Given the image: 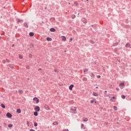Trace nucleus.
I'll return each mask as SVG.
<instances>
[{
	"mask_svg": "<svg viewBox=\"0 0 131 131\" xmlns=\"http://www.w3.org/2000/svg\"><path fill=\"white\" fill-rule=\"evenodd\" d=\"M50 31L51 32H55L56 31V29L54 28H51L50 29Z\"/></svg>",
	"mask_w": 131,
	"mask_h": 131,
	"instance_id": "nucleus-6",
	"label": "nucleus"
},
{
	"mask_svg": "<svg viewBox=\"0 0 131 131\" xmlns=\"http://www.w3.org/2000/svg\"><path fill=\"white\" fill-rule=\"evenodd\" d=\"M86 2H89V0H86Z\"/></svg>",
	"mask_w": 131,
	"mask_h": 131,
	"instance_id": "nucleus-50",
	"label": "nucleus"
},
{
	"mask_svg": "<svg viewBox=\"0 0 131 131\" xmlns=\"http://www.w3.org/2000/svg\"><path fill=\"white\" fill-rule=\"evenodd\" d=\"M45 108L47 110H50V107H49V105H46Z\"/></svg>",
	"mask_w": 131,
	"mask_h": 131,
	"instance_id": "nucleus-20",
	"label": "nucleus"
},
{
	"mask_svg": "<svg viewBox=\"0 0 131 131\" xmlns=\"http://www.w3.org/2000/svg\"><path fill=\"white\" fill-rule=\"evenodd\" d=\"M94 102H95V101H94V100H91V101H90L91 104H93V103H94Z\"/></svg>",
	"mask_w": 131,
	"mask_h": 131,
	"instance_id": "nucleus-36",
	"label": "nucleus"
},
{
	"mask_svg": "<svg viewBox=\"0 0 131 131\" xmlns=\"http://www.w3.org/2000/svg\"><path fill=\"white\" fill-rule=\"evenodd\" d=\"M74 4L76 6H78V3H77V2H75Z\"/></svg>",
	"mask_w": 131,
	"mask_h": 131,
	"instance_id": "nucleus-29",
	"label": "nucleus"
},
{
	"mask_svg": "<svg viewBox=\"0 0 131 131\" xmlns=\"http://www.w3.org/2000/svg\"><path fill=\"white\" fill-rule=\"evenodd\" d=\"M90 42H91V43H94V41H91Z\"/></svg>",
	"mask_w": 131,
	"mask_h": 131,
	"instance_id": "nucleus-43",
	"label": "nucleus"
},
{
	"mask_svg": "<svg viewBox=\"0 0 131 131\" xmlns=\"http://www.w3.org/2000/svg\"><path fill=\"white\" fill-rule=\"evenodd\" d=\"M54 72H56V73H58V70H54Z\"/></svg>",
	"mask_w": 131,
	"mask_h": 131,
	"instance_id": "nucleus-37",
	"label": "nucleus"
},
{
	"mask_svg": "<svg viewBox=\"0 0 131 131\" xmlns=\"http://www.w3.org/2000/svg\"><path fill=\"white\" fill-rule=\"evenodd\" d=\"M82 80H83V81H86V80H88V79L85 77L83 78Z\"/></svg>",
	"mask_w": 131,
	"mask_h": 131,
	"instance_id": "nucleus-24",
	"label": "nucleus"
},
{
	"mask_svg": "<svg viewBox=\"0 0 131 131\" xmlns=\"http://www.w3.org/2000/svg\"><path fill=\"white\" fill-rule=\"evenodd\" d=\"M53 124V125H57L58 122H57V121L54 122Z\"/></svg>",
	"mask_w": 131,
	"mask_h": 131,
	"instance_id": "nucleus-22",
	"label": "nucleus"
},
{
	"mask_svg": "<svg viewBox=\"0 0 131 131\" xmlns=\"http://www.w3.org/2000/svg\"><path fill=\"white\" fill-rule=\"evenodd\" d=\"M29 35L30 36H33V35H34V33H33V32H30Z\"/></svg>",
	"mask_w": 131,
	"mask_h": 131,
	"instance_id": "nucleus-16",
	"label": "nucleus"
},
{
	"mask_svg": "<svg viewBox=\"0 0 131 131\" xmlns=\"http://www.w3.org/2000/svg\"><path fill=\"white\" fill-rule=\"evenodd\" d=\"M112 99H115V97H114V96L113 97H112Z\"/></svg>",
	"mask_w": 131,
	"mask_h": 131,
	"instance_id": "nucleus-46",
	"label": "nucleus"
},
{
	"mask_svg": "<svg viewBox=\"0 0 131 131\" xmlns=\"http://www.w3.org/2000/svg\"><path fill=\"white\" fill-rule=\"evenodd\" d=\"M46 39L48 41H52V38L50 37H47Z\"/></svg>",
	"mask_w": 131,
	"mask_h": 131,
	"instance_id": "nucleus-11",
	"label": "nucleus"
},
{
	"mask_svg": "<svg viewBox=\"0 0 131 131\" xmlns=\"http://www.w3.org/2000/svg\"><path fill=\"white\" fill-rule=\"evenodd\" d=\"M30 131H35V130H34V129H31L30 130Z\"/></svg>",
	"mask_w": 131,
	"mask_h": 131,
	"instance_id": "nucleus-42",
	"label": "nucleus"
},
{
	"mask_svg": "<svg viewBox=\"0 0 131 131\" xmlns=\"http://www.w3.org/2000/svg\"><path fill=\"white\" fill-rule=\"evenodd\" d=\"M105 93H107V91H105Z\"/></svg>",
	"mask_w": 131,
	"mask_h": 131,
	"instance_id": "nucleus-51",
	"label": "nucleus"
},
{
	"mask_svg": "<svg viewBox=\"0 0 131 131\" xmlns=\"http://www.w3.org/2000/svg\"><path fill=\"white\" fill-rule=\"evenodd\" d=\"M86 71V72H88V71H89V70L86 69L84 70V72H85Z\"/></svg>",
	"mask_w": 131,
	"mask_h": 131,
	"instance_id": "nucleus-39",
	"label": "nucleus"
},
{
	"mask_svg": "<svg viewBox=\"0 0 131 131\" xmlns=\"http://www.w3.org/2000/svg\"><path fill=\"white\" fill-rule=\"evenodd\" d=\"M24 25L25 27H27V28H28V25L27 24V23H25Z\"/></svg>",
	"mask_w": 131,
	"mask_h": 131,
	"instance_id": "nucleus-14",
	"label": "nucleus"
},
{
	"mask_svg": "<svg viewBox=\"0 0 131 131\" xmlns=\"http://www.w3.org/2000/svg\"><path fill=\"white\" fill-rule=\"evenodd\" d=\"M83 129H85V127H83Z\"/></svg>",
	"mask_w": 131,
	"mask_h": 131,
	"instance_id": "nucleus-47",
	"label": "nucleus"
},
{
	"mask_svg": "<svg viewBox=\"0 0 131 131\" xmlns=\"http://www.w3.org/2000/svg\"><path fill=\"white\" fill-rule=\"evenodd\" d=\"M114 110H115V111H116L117 110V107L115 106H114Z\"/></svg>",
	"mask_w": 131,
	"mask_h": 131,
	"instance_id": "nucleus-27",
	"label": "nucleus"
},
{
	"mask_svg": "<svg viewBox=\"0 0 131 131\" xmlns=\"http://www.w3.org/2000/svg\"><path fill=\"white\" fill-rule=\"evenodd\" d=\"M16 111H17V113H18L19 114H20V113H21L20 109H17Z\"/></svg>",
	"mask_w": 131,
	"mask_h": 131,
	"instance_id": "nucleus-21",
	"label": "nucleus"
},
{
	"mask_svg": "<svg viewBox=\"0 0 131 131\" xmlns=\"http://www.w3.org/2000/svg\"><path fill=\"white\" fill-rule=\"evenodd\" d=\"M3 63H4V64L6 63V60H3Z\"/></svg>",
	"mask_w": 131,
	"mask_h": 131,
	"instance_id": "nucleus-40",
	"label": "nucleus"
},
{
	"mask_svg": "<svg viewBox=\"0 0 131 131\" xmlns=\"http://www.w3.org/2000/svg\"><path fill=\"white\" fill-rule=\"evenodd\" d=\"M6 116L8 117V118H12V114H11L10 113H8L6 114Z\"/></svg>",
	"mask_w": 131,
	"mask_h": 131,
	"instance_id": "nucleus-4",
	"label": "nucleus"
},
{
	"mask_svg": "<svg viewBox=\"0 0 131 131\" xmlns=\"http://www.w3.org/2000/svg\"><path fill=\"white\" fill-rule=\"evenodd\" d=\"M18 93H19V94H23V91L22 90H19L18 91Z\"/></svg>",
	"mask_w": 131,
	"mask_h": 131,
	"instance_id": "nucleus-26",
	"label": "nucleus"
},
{
	"mask_svg": "<svg viewBox=\"0 0 131 131\" xmlns=\"http://www.w3.org/2000/svg\"><path fill=\"white\" fill-rule=\"evenodd\" d=\"M89 120L88 118H85L83 119V121H84L85 122H86Z\"/></svg>",
	"mask_w": 131,
	"mask_h": 131,
	"instance_id": "nucleus-15",
	"label": "nucleus"
},
{
	"mask_svg": "<svg viewBox=\"0 0 131 131\" xmlns=\"http://www.w3.org/2000/svg\"><path fill=\"white\" fill-rule=\"evenodd\" d=\"M93 96H95V97H98V93L96 92H93Z\"/></svg>",
	"mask_w": 131,
	"mask_h": 131,
	"instance_id": "nucleus-13",
	"label": "nucleus"
},
{
	"mask_svg": "<svg viewBox=\"0 0 131 131\" xmlns=\"http://www.w3.org/2000/svg\"><path fill=\"white\" fill-rule=\"evenodd\" d=\"M83 127H84V125H83V124H81V128H83Z\"/></svg>",
	"mask_w": 131,
	"mask_h": 131,
	"instance_id": "nucleus-28",
	"label": "nucleus"
},
{
	"mask_svg": "<svg viewBox=\"0 0 131 131\" xmlns=\"http://www.w3.org/2000/svg\"><path fill=\"white\" fill-rule=\"evenodd\" d=\"M27 67V68L28 69V68H29V66H27L26 67Z\"/></svg>",
	"mask_w": 131,
	"mask_h": 131,
	"instance_id": "nucleus-45",
	"label": "nucleus"
},
{
	"mask_svg": "<svg viewBox=\"0 0 131 131\" xmlns=\"http://www.w3.org/2000/svg\"><path fill=\"white\" fill-rule=\"evenodd\" d=\"M120 86H124V83L122 82V83H120L119 84Z\"/></svg>",
	"mask_w": 131,
	"mask_h": 131,
	"instance_id": "nucleus-17",
	"label": "nucleus"
},
{
	"mask_svg": "<svg viewBox=\"0 0 131 131\" xmlns=\"http://www.w3.org/2000/svg\"><path fill=\"white\" fill-rule=\"evenodd\" d=\"M122 99H125V95H122Z\"/></svg>",
	"mask_w": 131,
	"mask_h": 131,
	"instance_id": "nucleus-34",
	"label": "nucleus"
},
{
	"mask_svg": "<svg viewBox=\"0 0 131 131\" xmlns=\"http://www.w3.org/2000/svg\"><path fill=\"white\" fill-rule=\"evenodd\" d=\"M70 41H72V40H73V39L72 38H70Z\"/></svg>",
	"mask_w": 131,
	"mask_h": 131,
	"instance_id": "nucleus-41",
	"label": "nucleus"
},
{
	"mask_svg": "<svg viewBox=\"0 0 131 131\" xmlns=\"http://www.w3.org/2000/svg\"><path fill=\"white\" fill-rule=\"evenodd\" d=\"M35 111H36L37 112H39V111L40 110V108L38 106H36L34 107Z\"/></svg>",
	"mask_w": 131,
	"mask_h": 131,
	"instance_id": "nucleus-3",
	"label": "nucleus"
},
{
	"mask_svg": "<svg viewBox=\"0 0 131 131\" xmlns=\"http://www.w3.org/2000/svg\"><path fill=\"white\" fill-rule=\"evenodd\" d=\"M13 127V124H8V127Z\"/></svg>",
	"mask_w": 131,
	"mask_h": 131,
	"instance_id": "nucleus-25",
	"label": "nucleus"
},
{
	"mask_svg": "<svg viewBox=\"0 0 131 131\" xmlns=\"http://www.w3.org/2000/svg\"><path fill=\"white\" fill-rule=\"evenodd\" d=\"M1 107L2 108H3L4 109H5L6 108V106H5V104H1Z\"/></svg>",
	"mask_w": 131,
	"mask_h": 131,
	"instance_id": "nucleus-19",
	"label": "nucleus"
},
{
	"mask_svg": "<svg viewBox=\"0 0 131 131\" xmlns=\"http://www.w3.org/2000/svg\"><path fill=\"white\" fill-rule=\"evenodd\" d=\"M91 76L92 79H94V78H95V74H94V73H92Z\"/></svg>",
	"mask_w": 131,
	"mask_h": 131,
	"instance_id": "nucleus-10",
	"label": "nucleus"
},
{
	"mask_svg": "<svg viewBox=\"0 0 131 131\" xmlns=\"http://www.w3.org/2000/svg\"><path fill=\"white\" fill-rule=\"evenodd\" d=\"M16 21L18 23H20V22H23V20L22 19H20L19 18L16 19Z\"/></svg>",
	"mask_w": 131,
	"mask_h": 131,
	"instance_id": "nucleus-8",
	"label": "nucleus"
},
{
	"mask_svg": "<svg viewBox=\"0 0 131 131\" xmlns=\"http://www.w3.org/2000/svg\"><path fill=\"white\" fill-rule=\"evenodd\" d=\"M61 37L63 41H66V37H65V36H62Z\"/></svg>",
	"mask_w": 131,
	"mask_h": 131,
	"instance_id": "nucleus-9",
	"label": "nucleus"
},
{
	"mask_svg": "<svg viewBox=\"0 0 131 131\" xmlns=\"http://www.w3.org/2000/svg\"><path fill=\"white\" fill-rule=\"evenodd\" d=\"M116 91H119V89L118 88L116 89Z\"/></svg>",
	"mask_w": 131,
	"mask_h": 131,
	"instance_id": "nucleus-44",
	"label": "nucleus"
},
{
	"mask_svg": "<svg viewBox=\"0 0 131 131\" xmlns=\"http://www.w3.org/2000/svg\"><path fill=\"white\" fill-rule=\"evenodd\" d=\"M37 125H38L37 123L35 122V123H34V126H37Z\"/></svg>",
	"mask_w": 131,
	"mask_h": 131,
	"instance_id": "nucleus-32",
	"label": "nucleus"
},
{
	"mask_svg": "<svg viewBox=\"0 0 131 131\" xmlns=\"http://www.w3.org/2000/svg\"><path fill=\"white\" fill-rule=\"evenodd\" d=\"M76 17V16L75 15H74V14H73L72 15V19H75V18Z\"/></svg>",
	"mask_w": 131,
	"mask_h": 131,
	"instance_id": "nucleus-23",
	"label": "nucleus"
},
{
	"mask_svg": "<svg viewBox=\"0 0 131 131\" xmlns=\"http://www.w3.org/2000/svg\"><path fill=\"white\" fill-rule=\"evenodd\" d=\"M27 124H29V123H28V122H27Z\"/></svg>",
	"mask_w": 131,
	"mask_h": 131,
	"instance_id": "nucleus-49",
	"label": "nucleus"
},
{
	"mask_svg": "<svg viewBox=\"0 0 131 131\" xmlns=\"http://www.w3.org/2000/svg\"><path fill=\"white\" fill-rule=\"evenodd\" d=\"M96 89H99V87L96 86Z\"/></svg>",
	"mask_w": 131,
	"mask_h": 131,
	"instance_id": "nucleus-48",
	"label": "nucleus"
},
{
	"mask_svg": "<svg viewBox=\"0 0 131 131\" xmlns=\"http://www.w3.org/2000/svg\"><path fill=\"white\" fill-rule=\"evenodd\" d=\"M62 131H69L68 129H64Z\"/></svg>",
	"mask_w": 131,
	"mask_h": 131,
	"instance_id": "nucleus-38",
	"label": "nucleus"
},
{
	"mask_svg": "<svg viewBox=\"0 0 131 131\" xmlns=\"http://www.w3.org/2000/svg\"><path fill=\"white\" fill-rule=\"evenodd\" d=\"M0 127H2V126H0Z\"/></svg>",
	"mask_w": 131,
	"mask_h": 131,
	"instance_id": "nucleus-52",
	"label": "nucleus"
},
{
	"mask_svg": "<svg viewBox=\"0 0 131 131\" xmlns=\"http://www.w3.org/2000/svg\"><path fill=\"white\" fill-rule=\"evenodd\" d=\"M71 112L75 114L76 113V107H72L71 108Z\"/></svg>",
	"mask_w": 131,
	"mask_h": 131,
	"instance_id": "nucleus-1",
	"label": "nucleus"
},
{
	"mask_svg": "<svg viewBox=\"0 0 131 131\" xmlns=\"http://www.w3.org/2000/svg\"><path fill=\"white\" fill-rule=\"evenodd\" d=\"M82 21L83 22V23H88V19L85 18H82Z\"/></svg>",
	"mask_w": 131,
	"mask_h": 131,
	"instance_id": "nucleus-5",
	"label": "nucleus"
},
{
	"mask_svg": "<svg viewBox=\"0 0 131 131\" xmlns=\"http://www.w3.org/2000/svg\"><path fill=\"white\" fill-rule=\"evenodd\" d=\"M126 48H129L130 47V44L129 43H127L125 45Z\"/></svg>",
	"mask_w": 131,
	"mask_h": 131,
	"instance_id": "nucleus-12",
	"label": "nucleus"
},
{
	"mask_svg": "<svg viewBox=\"0 0 131 131\" xmlns=\"http://www.w3.org/2000/svg\"><path fill=\"white\" fill-rule=\"evenodd\" d=\"M33 101L36 102V104H38L39 103V99L37 97H35L33 98Z\"/></svg>",
	"mask_w": 131,
	"mask_h": 131,
	"instance_id": "nucleus-2",
	"label": "nucleus"
},
{
	"mask_svg": "<svg viewBox=\"0 0 131 131\" xmlns=\"http://www.w3.org/2000/svg\"><path fill=\"white\" fill-rule=\"evenodd\" d=\"M74 87V85L71 84V85L69 86V90H70V91H72V88H73Z\"/></svg>",
	"mask_w": 131,
	"mask_h": 131,
	"instance_id": "nucleus-7",
	"label": "nucleus"
},
{
	"mask_svg": "<svg viewBox=\"0 0 131 131\" xmlns=\"http://www.w3.org/2000/svg\"><path fill=\"white\" fill-rule=\"evenodd\" d=\"M34 115L35 116H37V115H38V113H37V112H35L34 113Z\"/></svg>",
	"mask_w": 131,
	"mask_h": 131,
	"instance_id": "nucleus-18",
	"label": "nucleus"
},
{
	"mask_svg": "<svg viewBox=\"0 0 131 131\" xmlns=\"http://www.w3.org/2000/svg\"><path fill=\"white\" fill-rule=\"evenodd\" d=\"M29 58H32V54H29Z\"/></svg>",
	"mask_w": 131,
	"mask_h": 131,
	"instance_id": "nucleus-30",
	"label": "nucleus"
},
{
	"mask_svg": "<svg viewBox=\"0 0 131 131\" xmlns=\"http://www.w3.org/2000/svg\"><path fill=\"white\" fill-rule=\"evenodd\" d=\"M19 59H23V56H21L20 55H19Z\"/></svg>",
	"mask_w": 131,
	"mask_h": 131,
	"instance_id": "nucleus-31",
	"label": "nucleus"
},
{
	"mask_svg": "<svg viewBox=\"0 0 131 131\" xmlns=\"http://www.w3.org/2000/svg\"><path fill=\"white\" fill-rule=\"evenodd\" d=\"M6 62L7 63H9V62H10V60H9V59H6Z\"/></svg>",
	"mask_w": 131,
	"mask_h": 131,
	"instance_id": "nucleus-33",
	"label": "nucleus"
},
{
	"mask_svg": "<svg viewBox=\"0 0 131 131\" xmlns=\"http://www.w3.org/2000/svg\"><path fill=\"white\" fill-rule=\"evenodd\" d=\"M97 78H101V76H100V75H97Z\"/></svg>",
	"mask_w": 131,
	"mask_h": 131,
	"instance_id": "nucleus-35",
	"label": "nucleus"
}]
</instances>
